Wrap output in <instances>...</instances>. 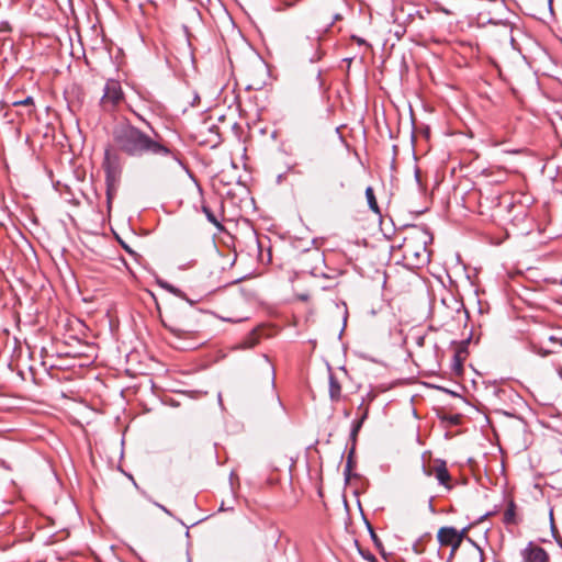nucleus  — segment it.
Wrapping results in <instances>:
<instances>
[{
    "mask_svg": "<svg viewBox=\"0 0 562 562\" xmlns=\"http://www.w3.org/2000/svg\"><path fill=\"white\" fill-rule=\"evenodd\" d=\"M446 562H451V560H449V558H448Z\"/></svg>",
    "mask_w": 562,
    "mask_h": 562,
    "instance_id": "obj_61",
    "label": "nucleus"
},
{
    "mask_svg": "<svg viewBox=\"0 0 562 562\" xmlns=\"http://www.w3.org/2000/svg\"><path fill=\"white\" fill-rule=\"evenodd\" d=\"M137 117L149 126L154 136L146 134L128 120H124L112 128V138L116 150L132 158H142L145 155L168 157L190 173L181 151L167 146L161 135L143 116L137 114Z\"/></svg>",
    "mask_w": 562,
    "mask_h": 562,
    "instance_id": "obj_1",
    "label": "nucleus"
},
{
    "mask_svg": "<svg viewBox=\"0 0 562 562\" xmlns=\"http://www.w3.org/2000/svg\"><path fill=\"white\" fill-rule=\"evenodd\" d=\"M103 168L105 171V181H115L121 173V157L119 153L106 148L104 150Z\"/></svg>",
    "mask_w": 562,
    "mask_h": 562,
    "instance_id": "obj_5",
    "label": "nucleus"
},
{
    "mask_svg": "<svg viewBox=\"0 0 562 562\" xmlns=\"http://www.w3.org/2000/svg\"><path fill=\"white\" fill-rule=\"evenodd\" d=\"M416 344H417L418 346H420V347H422V346H424V344H425V336H419V337H417V339H416Z\"/></svg>",
    "mask_w": 562,
    "mask_h": 562,
    "instance_id": "obj_39",
    "label": "nucleus"
},
{
    "mask_svg": "<svg viewBox=\"0 0 562 562\" xmlns=\"http://www.w3.org/2000/svg\"><path fill=\"white\" fill-rule=\"evenodd\" d=\"M485 390L495 397H501V394L505 393V391L498 387L495 383L486 384Z\"/></svg>",
    "mask_w": 562,
    "mask_h": 562,
    "instance_id": "obj_22",
    "label": "nucleus"
},
{
    "mask_svg": "<svg viewBox=\"0 0 562 562\" xmlns=\"http://www.w3.org/2000/svg\"><path fill=\"white\" fill-rule=\"evenodd\" d=\"M116 240L120 244V246L132 257L138 256L137 252L130 247L120 236L116 235Z\"/></svg>",
    "mask_w": 562,
    "mask_h": 562,
    "instance_id": "obj_25",
    "label": "nucleus"
},
{
    "mask_svg": "<svg viewBox=\"0 0 562 562\" xmlns=\"http://www.w3.org/2000/svg\"><path fill=\"white\" fill-rule=\"evenodd\" d=\"M187 562H192V560L190 558V554H189V551L187 552Z\"/></svg>",
    "mask_w": 562,
    "mask_h": 562,
    "instance_id": "obj_52",
    "label": "nucleus"
},
{
    "mask_svg": "<svg viewBox=\"0 0 562 562\" xmlns=\"http://www.w3.org/2000/svg\"><path fill=\"white\" fill-rule=\"evenodd\" d=\"M123 99V91L119 83V81H115L113 79H110L106 81L104 89H103V95L101 98V101H111L112 104H117Z\"/></svg>",
    "mask_w": 562,
    "mask_h": 562,
    "instance_id": "obj_8",
    "label": "nucleus"
},
{
    "mask_svg": "<svg viewBox=\"0 0 562 562\" xmlns=\"http://www.w3.org/2000/svg\"><path fill=\"white\" fill-rule=\"evenodd\" d=\"M496 513V510H491V512H486L485 514H483L482 516H480L473 524L474 525H477V524H481L483 522L486 518H488L490 516H493L494 514Z\"/></svg>",
    "mask_w": 562,
    "mask_h": 562,
    "instance_id": "obj_31",
    "label": "nucleus"
},
{
    "mask_svg": "<svg viewBox=\"0 0 562 562\" xmlns=\"http://www.w3.org/2000/svg\"><path fill=\"white\" fill-rule=\"evenodd\" d=\"M262 358L269 364V370H270V374H271L270 385H271L272 390H274V387H276V371H274V367L271 364L270 359H269V357L267 355L263 353Z\"/></svg>",
    "mask_w": 562,
    "mask_h": 562,
    "instance_id": "obj_24",
    "label": "nucleus"
},
{
    "mask_svg": "<svg viewBox=\"0 0 562 562\" xmlns=\"http://www.w3.org/2000/svg\"><path fill=\"white\" fill-rule=\"evenodd\" d=\"M406 227L418 229L416 239H418L422 246L418 250L411 249L407 246L404 257L408 259V256H412L414 259L413 265L415 267H422L430 261V254L427 252V245L432 241V235L426 226L418 228L417 225H406Z\"/></svg>",
    "mask_w": 562,
    "mask_h": 562,
    "instance_id": "obj_4",
    "label": "nucleus"
},
{
    "mask_svg": "<svg viewBox=\"0 0 562 562\" xmlns=\"http://www.w3.org/2000/svg\"><path fill=\"white\" fill-rule=\"evenodd\" d=\"M355 467H356V446L350 445V448L348 449V453H347L346 465L344 469V479H345L346 484L351 480V477H360V474L352 472Z\"/></svg>",
    "mask_w": 562,
    "mask_h": 562,
    "instance_id": "obj_9",
    "label": "nucleus"
},
{
    "mask_svg": "<svg viewBox=\"0 0 562 562\" xmlns=\"http://www.w3.org/2000/svg\"><path fill=\"white\" fill-rule=\"evenodd\" d=\"M516 510H517L516 503L513 499H510L507 503V508L504 513L503 521L505 525H517L518 524Z\"/></svg>",
    "mask_w": 562,
    "mask_h": 562,
    "instance_id": "obj_14",
    "label": "nucleus"
},
{
    "mask_svg": "<svg viewBox=\"0 0 562 562\" xmlns=\"http://www.w3.org/2000/svg\"><path fill=\"white\" fill-rule=\"evenodd\" d=\"M200 100V97L199 94H195V97L193 98V102H192V105L194 106L195 105V102Z\"/></svg>",
    "mask_w": 562,
    "mask_h": 562,
    "instance_id": "obj_48",
    "label": "nucleus"
},
{
    "mask_svg": "<svg viewBox=\"0 0 562 562\" xmlns=\"http://www.w3.org/2000/svg\"><path fill=\"white\" fill-rule=\"evenodd\" d=\"M12 105H14V106H20V105H23V106H32V105H34V99H33V97L27 95V97H26V98H24L23 100L14 101V102L12 103Z\"/></svg>",
    "mask_w": 562,
    "mask_h": 562,
    "instance_id": "obj_27",
    "label": "nucleus"
},
{
    "mask_svg": "<svg viewBox=\"0 0 562 562\" xmlns=\"http://www.w3.org/2000/svg\"><path fill=\"white\" fill-rule=\"evenodd\" d=\"M206 519H207V517L201 518V519H199V520H196V521L192 522V524H191V527H194V526L199 525L200 522H202V521H204V520H206Z\"/></svg>",
    "mask_w": 562,
    "mask_h": 562,
    "instance_id": "obj_44",
    "label": "nucleus"
},
{
    "mask_svg": "<svg viewBox=\"0 0 562 562\" xmlns=\"http://www.w3.org/2000/svg\"><path fill=\"white\" fill-rule=\"evenodd\" d=\"M432 502H434V497L431 496V497L429 498V502H428V509H429V512H430L431 514H436V508H435V506H434Z\"/></svg>",
    "mask_w": 562,
    "mask_h": 562,
    "instance_id": "obj_36",
    "label": "nucleus"
},
{
    "mask_svg": "<svg viewBox=\"0 0 562 562\" xmlns=\"http://www.w3.org/2000/svg\"><path fill=\"white\" fill-rule=\"evenodd\" d=\"M232 167L233 168H237V165H236V162L234 160H232Z\"/></svg>",
    "mask_w": 562,
    "mask_h": 562,
    "instance_id": "obj_54",
    "label": "nucleus"
},
{
    "mask_svg": "<svg viewBox=\"0 0 562 562\" xmlns=\"http://www.w3.org/2000/svg\"><path fill=\"white\" fill-rule=\"evenodd\" d=\"M439 419L443 423H447L449 425L456 426L459 425L461 422V415L460 414H447L442 413L438 415Z\"/></svg>",
    "mask_w": 562,
    "mask_h": 562,
    "instance_id": "obj_18",
    "label": "nucleus"
},
{
    "mask_svg": "<svg viewBox=\"0 0 562 562\" xmlns=\"http://www.w3.org/2000/svg\"><path fill=\"white\" fill-rule=\"evenodd\" d=\"M202 311L194 307L173 306L168 319H162V326L175 337L183 340L179 348L182 350H193L203 342L187 341L199 331L200 317Z\"/></svg>",
    "mask_w": 562,
    "mask_h": 562,
    "instance_id": "obj_2",
    "label": "nucleus"
},
{
    "mask_svg": "<svg viewBox=\"0 0 562 562\" xmlns=\"http://www.w3.org/2000/svg\"><path fill=\"white\" fill-rule=\"evenodd\" d=\"M247 278V276H243V277H239L233 281H231L229 283H227L226 285H229V284H237L239 282H241L243 280H245Z\"/></svg>",
    "mask_w": 562,
    "mask_h": 562,
    "instance_id": "obj_38",
    "label": "nucleus"
},
{
    "mask_svg": "<svg viewBox=\"0 0 562 562\" xmlns=\"http://www.w3.org/2000/svg\"><path fill=\"white\" fill-rule=\"evenodd\" d=\"M180 299L184 300L188 303V305L186 307H194L195 301L189 299L187 295H186V297H180Z\"/></svg>",
    "mask_w": 562,
    "mask_h": 562,
    "instance_id": "obj_37",
    "label": "nucleus"
},
{
    "mask_svg": "<svg viewBox=\"0 0 562 562\" xmlns=\"http://www.w3.org/2000/svg\"><path fill=\"white\" fill-rule=\"evenodd\" d=\"M436 479L440 485L451 490L452 486L449 484L451 476L443 460H441L440 464L436 468Z\"/></svg>",
    "mask_w": 562,
    "mask_h": 562,
    "instance_id": "obj_11",
    "label": "nucleus"
},
{
    "mask_svg": "<svg viewBox=\"0 0 562 562\" xmlns=\"http://www.w3.org/2000/svg\"><path fill=\"white\" fill-rule=\"evenodd\" d=\"M345 60H346L347 63H351V61H352V58H345Z\"/></svg>",
    "mask_w": 562,
    "mask_h": 562,
    "instance_id": "obj_56",
    "label": "nucleus"
},
{
    "mask_svg": "<svg viewBox=\"0 0 562 562\" xmlns=\"http://www.w3.org/2000/svg\"><path fill=\"white\" fill-rule=\"evenodd\" d=\"M432 537H431V533L430 532H425L424 535H422L420 537H418L413 546H412V550L416 553V554H422L424 551H425V546L426 543H428L429 541H431Z\"/></svg>",
    "mask_w": 562,
    "mask_h": 562,
    "instance_id": "obj_16",
    "label": "nucleus"
},
{
    "mask_svg": "<svg viewBox=\"0 0 562 562\" xmlns=\"http://www.w3.org/2000/svg\"><path fill=\"white\" fill-rule=\"evenodd\" d=\"M217 402L218 404L222 406L223 405V402H222V393H218L217 394Z\"/></svg>",
    "mask_w": 562,
    "mask_h": 562,
    "instance_id": "obj_47",
    "label": "nucleus"
},
{
    "mask_svg": "<svg viewBox=\"0 0 562 562\" xmlns=\"http://www.w3.org/2000/svg\"><path fill=\"white\" fill-rule=\"evenodd\" d=\"M127 476L132 480V482H133L134 486H135L137 490H139V487H138L137 483L135 482L134 477H133L131 474H127Z\"/></svg>",
    "mask_w": 562,
    "mask_h": 562,
    "instance_id": "obj_46",
    "label": "nucleus"
},
{
    "mask_svg": "<svg viewBox=\"0 0 562 562\" xmlns=\"http://www.w3.org/2000/svg\"><path fill=\"white\" fill-rule=\"evenodd\" d=\"M434 387H435V389H437V390H439V391H442V392H445V393H448V394H450V395H452V396H460L458 393H456V392H453V391H451V390H448V389H446V387H443V386L435 385Z\"/></svg>",
    "mask_w": 562,
    "mask_h": 562,
    "instance_id": "obj_33",
    "label": "nucleus"
},
{
    "mask_svg": "<svg viewBox=\"0 0 562 562\" xmlns=\"http://www.w3.org/2000/svg\"><path fill=\"white\" fill-rule=\"evenodd\" d=\"M474 526V524H469L463 527L461 530H458L453 526H443L439 528L437 532V540L440 547L452 546V550H450L449 560H452L456 552L461 547L463 540H465L469 536L467 532L470 528Z\"/></svg>",
    "mask_w": 562,
    "mask_h": 562,
    "instance_id": "obj_3",
    "label": "nucleus"
},
{
    "mask_svg": "<svg viewBox=\"0 0 562 562\" xmlns=\"http://www.w3.org/2000/svg\"><path fill=\"white\" fill-rule=\"evenodd\" d=\"M521 557L525 562H549L548 552L542 547L533 546L532 542L521 551Z\"/></svg>",
    "mask_w": 562,
    "mask_h": 562,
    "instance_id": "obj_7",
    "label": "nucleus"
},
{
    "mask_svg": "<svg viewBox=\"0 0 562 562\" xmlns=\"http://www.w3.org/2000/svg\"><path fill=\"white\" fill-rule=\"evenodd\" d=\"M405 29L402 25H397L396 30L394 31V35L400 40L405 34Z\"/></svg>",
    "mask_w": 562,
    "mask_h": 562,
    "instance_id": "obj_32",
    "label": "nucleus"
},
{
    "mask_svg": "<svg viewBox=\"0 0 562 562\" xmlns=\"http://www.w3.org/2000/svg\"><path fill=\"white\" fill-rule=\"evenodd\" d=\"M282 180H283V175H279V176L277 177V183H281V182H282Z\"/></svg>",
    "mask_w": 562,
    "mask_h": 562,
    "instance_id": "obj_51",
    "label": "nucleus"
},
{
    "mask_svg": "<svg viewBox=\"0 0 562 562\" xmlns=\"http://www.w3.org/2000/svg\"><path fill=\"white\" fill-rule=\"evenodd\" d=\"M415 179L417 182H419V170L418 169H416V171H415Z\"/></svg>",
    "mask_w": 562,
    "mask_h": 562,
    "instance_id": "obj_50",
    "label": "nucleus"
},
{
    "mask_svg": "<svg viewBox=\"0 0 562 562\" xmlns=\"http://www.w3.org/2000/svg\"><path fill=\"white\" fill-rule=\"evenodd\" d=\"M471 335L461 340L460 342H457L456 340L451 341V345H457L456 352L452 358V370L456 374H461L463 372V362L465 360V356L468 355V346L471 340Z\"/></svg>",
    "mask_w": 562,
    "mask_h": 562,
    "instance_id": "obj_6",
    "label": "nucleus"
},
{
    "mask_svg": "<svg viewBox=\"0 0 562 562\" xmlns=\"http://www.w3.org/2000/svg\"><path fill=\"white\" fill-rule=\"evenodd\" d=\"M356 546H357V550L359 552V554L368 562H378V559L376 557L370 552L369 550H364L362 549L360 546H359V542L356 540L355 541Z\"/></svg>",
    "mask_w": 562,
    "mask_h": 562,
    "instance_id": "obj_20",
    "label": "nucleus"
},
{
    "mask_svg": "<svg viewBox=\"0 0 562 562\" xmlns=\"http://www.w3.org/2000/svg\"><path fill=\"white\" fill-rule=\"evenodd\" d=\"M202 211L205 214L207 221L215 225L216 227H221L220 222L217 221V217L215 216L214 212L209 206H202Z\"/></svg>",
    "mask_w": 562,
    "mask_h": 562,
    "instance_id": "obj_21",
    "label": "nucleus"
},
{
    "mask_svg": "<svg viewBox=\"0 0 562 562\" xmlns=\"http://www.w3.org/2000/svg\"><path fill=\"white\" fill-rule=\"evenodd\" d=\"M322 58L321 54L315 50L314 54L310 57L311 63H316Z\"/></svg>",
    "mask_w": 562,
    "mask_h": 562,
    "instance_id": "obj_34",
    "label": "nucleus"
},
{
    "mask_svg": "<svg viewBox=\"0 0 562 562\" xmlns=\"http://www.w3.org/2000/svg\"><path fill=\"white\" fill-rule=\"evenodd\" d=\"M0 467L4 468L5 470H11V467L7 463V461L0 459Z\"/></svg>",
    "mask_w": 562,
    "mask_h": 562,
    "instance_id": "obj_40",
    "label": "nucleus"
},
{
    "mask_svg": "<svg viewBox=\"0 0 562 562\" xmlns=\"http://www.w3.org/2000/svg\"><path fill=\"white\" fill-rule=\"evenodd\" d=\"M155 281H156V284L159 288L166 290L167 292L173 294L175 296H177V297H186V293L181 289L175 286L173 284H171L168 281L161 279L160 277L156 276Z\"/></svg>",
    "mask_w": 562,
    "mask_h": 562,
    "instance_id": "obj_15",
    "label": "nucleus"
},
{
    "mask_svg": "<svg viewBox=\"0 0 562 562\" xmlns=\"http://www.w3.org/2000/svg\"><path fill=\"white\" fill-rule=\"evenodd\" d=\"M366 198H367V202H368V206L369 209L374 213V214H378V215H381V210H380V206L378 204V201H376V198H375V194H374V191H373V188L372 187H367L366 189Z\"/></svg>",
    "mask_w": 562,
    "mask_h": 562,
    "instance_id": "obj_17",
    "label": "nucleus"
},
{
    "mask_svg": "<svg viewBox=\"0 0 562 562\" xmlns=\"http://www.w3.org/2000/svg\"><path fill=\"white\" fill-rule=\"evenodd\" d=\"M362 519L364 521V525L367 527V530L370 535V539L372 540L374 547L379 550L380 554L385 555L384 547L381 541V539L378 537V535L374 531V528L370 524V521L367 519V517L362 514Z\"/></svg>",
    "mask_w": 562,
    "mask_h": 562,
    "instance_id": "obj_13",
    "label": "nucleus"
},
{
    "mask_svg": "<svg viewBox=\"0 0 562 562\" xmlns=\"http://www.w3.org/2000/svg\"><path fill=\"white\" fill-rule=\"evenodd\" d=\"M411 137H412V142H414L415 140V133H414V131H412Z\"/></svg>",
    "mask_w": 562,
    "mask_h": 562,
    "instance_id": "obj_53",
    "label": "nucleus"
},
{
    "mask_svg": "<svg viewBox=\"0 0 562 562\" xmlns=\"http://www.w3.org/2000/svg\"><path fill=\"white\" fill-rule=\"evenodd\" d=\"M369 416V408H364L363 415L359 416L358 418L353 419L351 423L350 434H349V441L351 445L357 446L358 435L367 420Z\"/></svg>",
    "mask_w": 562,
    "mask_h": 562,
    "instance_id": "obj_10",
    "label": "nucleus"
},
{
    "mask_svg": "<svg viewBox=\"0 0 562 562\" xmlns=\"http://www.w3.org/2000/svg\"><path fill=\"white\" fill-rule=\"evenodd\" d=\"M393 153H394V156H396L397 154V146L396 145H393ZM395 160V157H393V161Z\"/></svg>",
    "mask_w": 562,
    "mask_h": 562,
    "instance_id": "obj_49",
    "label": "nucleus"
},
{
    "mask_svg": "<svg viewBox=\"0 0 562 562\" xmlns=\"http://www.w3.org/2000/svg\"><path fill=\"white\" fill-rule=\"evenodd\" d=\"M341 19H342V15L340 13H336L333 18V22L330 23V25H333L334 22L339 21Z\"/></svg>",
    "mask_w": 562,
    "mask_h": 562,
    "instance_id": "obj_43",
    "label": "nucleus"
},
{
    "mask_svg": "<svg viewBox=\"0 0 562 562\" xmlns=\"http://www.w3.org/2000/svg\"><path fill=\"white\" fill-rule=\"evenodd\" d=\"M328 382H329V398L333 402H338L341 396V385L331 372L329 373Z\"/></svg>",
    "mask_w": 562,
    "mask_h": 562,
    "instance_id": "obj_12",
    "label": "nucleus"
},
{
    "mask_svg": "<svg viewBox=\"0 0 562 562\" xmlns=\"http://www.w3.org/2000/svg\"><path fill=\"white\" fill-rule=\"evenodd\" d=\"M176 520H177L179 524H181L182 526H184V527L187 528L186 533H184V537L189 538V537H190V531H189V528H190V527H189V526H187V525L184 524V521H183L182 519H180V518H176Z\"/></svg>",
    "mask_w": 562,
    "mask_h": 562,
    "instance_id": "obj_35",
    "label": "nucleus"
},
{
    "mask_svg": "<svg viewBox=\"0 0 562 562\" xmlns=\"http://www.w3.org/2000/svg\"><path fill=\"white\" fill-rule=\"evenodd\" d=\"M344 415H345L346 417H349V412H348V411H345V412H344Z\"/></svg>",
    "mask_w": 562,
    "mask_h": 562,
    "instance_id": "obj_55",
    "label": "nucleus"
},
{
    "mask_svg": "<svg viewBox=\"0 0 562 562\" xmlns=\"http://www.w3.org/2000/svg\"><path fill=\"white\" fill-rule=\"evenodd\" d=\"M140 494H142V495H143V496H144L148 502H150L153 505H155V506H156V507H158L160 510H162L166 515H168V516H170V517H172V518H175V519L177 518V517L172 514V512H170V510H169L165 505H162V504H160V503H158V502L154 501V499L151 498V496H150L146 491L140 490Z\"/></svg>",
    "mask_w": 562,
    "mask_h": 562,
    "instance_id": "obj_19",
    "label": "nucleus"
},
{
    "mask_svg": "<svg viewBox=\"0 0 562 562\" xmlns=\"http://www.w3.org/2000/svg\"><path fill=\"white\" fill-rule=\"evenodd\" d=\"M351 40L355 41L358 45H364L367 47H371V45L362 37L358 35H351Z\"/></svg>",
    "mask_w": 562,
    "mask_h": 562,
    "instance_id": "obj_30",
    "label": "nucleus"
},
{
    "mask_svg": "<svg viewBox=\"0 0 562 562\" xmlns=\"http://www.w3.org/2000/svg\"><path fill=\"white\" fill-rule=\"evenodd\" d=\"M364 400L361 401V403L359 404L358 406V411H361L360 412V416L363 415V411H364Z\"/></svg>",
    "mask_w": 562,
    "mask_h": 562,
    "instance_id": "obj_41",
    "label": "nucleus"
},
{
    "mask_svg": "<svg viewBox=\"0 0 562 562\" xmlns=\"http://www.w3.org/2000/svg\"><path fill=\"white\" fill-rule=\"evenodd\" d=\"M240 348L245 349V348H248V346L247 345H243Z\"/></svg>",
    "mask_w": 562,
    "mask_h": 562,
    "instance_id": "obj_59",
    "label": "nucleus"
},
{
    "mask_svg": "<svg viewBox=\"0 0 562 562\" xmlns=\"http://www.w3.org/2000/svg\"><path fill=\"white\" fill-rule=\"evenodd\" d=\"M550 519H551V532H552V536L555 539V541L559 544V547L562 549V538L559 536L558 530H557V528L554 526L552 512L550 513Z\"/></svg>",
    "mask_w": 562,
    "mask_h": 562,
    "instance_id": "obj_26",
    "label": "nucleus"
},
{
    "mask_svg": "<svg viewBox=\"0 0 562 562\" xmlns=\"http://www.w3.org/2000/svg\"><path fill=\"white\" fill-rule=\"evenodd\" d=\"M549 341H551V342H558V341H559V339H558L555 336L551 335V336L549 337Z\"/></svg>",
    "mask_w": 562,
    "mask_h": 562,
    "instance_id": "obj_45",
    "label": "nucleus"
},
{
    "mask_svg": "<svg viewBox=\"0 0 562 562\" xmlns=\"http://www.w3.org/2000/svg\"><path fill=\"white\" fill-rule=\"evenodd\" d=\"M106 182V202H108V205L110 206L111 205V200L113 198V192H114V186H113V182L114 181H105Z\"/></svg>",
    "mask_w": 562,
    "mask_h": 562,
    "instance_id": "obj_28",
    "label": "nucleus"
},
{
    "mask_svg": "<svg viewBox=\"0 0 562 562\" xmlns=\"http://www.w3.org/2000/svg\"><path fill=\"white\" fill-rule=\"evenodd\" d=\"M317 78L318 79L321 78V70H318V72H317Z\"/></svg>",
    "mask_w": 562,
    "mask_h": 562,
    "instance_id": "obj_58",
    "label": "nucleus"
},
{
    "mask_svg": "<svg viewBox=\"0 0 562 562\" xmlns=\"http://www.w3.org/2000/svg\"><path fill=\"white\" fill-rule=\"evenodd\" d=\"M530 351H532L533 353H537L541 357H548L549 355H551L553 352L552 350L544 349L542 347L537 346L536 344L530 345Z\"/></svg>",
    "mask_w": 562,
    "mask_h": 562,
    "instance_id": "obj_23",
    "label": "nucleus"
},
{
    "mask_svg": "<svg viewBox=\"0 0 562 562\" xmlns=\"http://www.w3.org/2000/svg\"><path fill=\"white\" fill-rule=\"evenodd\" d=\"M226 510H233V507H225L224 503L222 502L218 512H226Z\"/></svg>",
    "mask_w": 562,
    "mask_h": 562,
    "instance_id": "obj_42",
    "label": "nucleus"
},
{
    "mask_svg": "<svg viewBox=\"0 0 562 562\" xmlns=\"http://www.w3.org/2000/svg\"><path fill=\"white\" fill-rule=\"evenodd\" d=\"M472 547H474L480 553V562H483V550L482 548L470 537L465 539Z\"/></svg>",
    "mask_w": 562,
    "mask_h": 562,
    "instance_id": "obj_29",
    "label": "nucleus"
},
{
    "mask_svg": "<svg viewBox=\"0 0 562 562\" xmlns=\"http://www.w3.org/2000/svg\"><path fill=\"white\" fill-rule=\"evenodd\" d=\"M420 562H427V561L423 559V560H420Z\"/></svg>",
    "mask_w": 562,
    "mask_h": 562,
    "instance_id": "obj_60",
    "label": "nucleus"
},
{
    "mask_svg": "<svg viewBox=\"0 0 562 562\" xmlns=\"http://www.w3.org/2000/svg\"><path fill=\"white\" fill-rule=\"evenodd\" d=\"M346 322H347V314L344 317V325L346 324Z\"/></svg>",
    "mask_w": 562,
    "mask_h": 562,
    "instance_id": "obj_57",
    "label": "nucleus"
}]
</instances>
